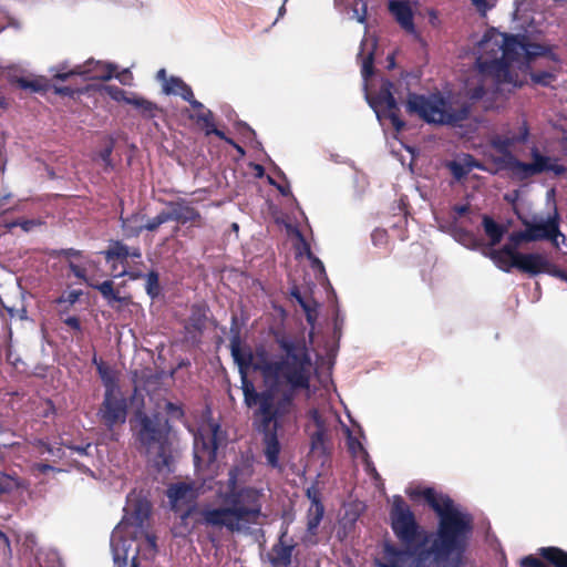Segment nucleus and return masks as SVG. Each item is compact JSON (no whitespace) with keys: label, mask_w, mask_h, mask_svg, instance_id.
Wrapping results in <instances>:
<instances>
[{"label":"nucleus","mask_w":567,"mask_h":567,"mask_svg":"<svg viewBox=\"0 0 567 567\" xmlns=\"http://www.w3.org/2000/svg\"><path fill=\"white\" fill-rule=\"evenodd\" d=\"M439 516V527L431 548H424L426 537L415 522L414 515L401 496H395L391 509V525L398 539L406 547L399 549L385 544L378 567H460L467 538L472 530V518L447 495L433 488L419 493Z\"/></svg>","instance_id":"f257e3e1"},{"label":"nucleus","mask_w":567,"mask_h":567,"mask_svg":"<svg viewBox=\"0 0 567 567\" xmlns=\"http://www.w3.org/2000/svg\"><path fill=\"white\" fill-rule=\"evenodd\" d=\"M280 353L269 355L264 349L252 352L243 349L238 339L230 342V352L238 367L244 402L248 408L264 401V408L279 393L307 392L316 371L305 340L277 336Z\"/></svg>","instance_id":"f03ea898"},{"label":"nucleus","mask_w":567,"mask_h":567,"mask_svg":"<svg viewBox=\"0 0 567 567\" xmlns=\"http://www.w3.org/2000/svg\"><path fill=\"white\" fill-rule=\"evenodd\" d=\"M511 41L512 35L491 29L475 43L473 54L477 79L467 82L464 90L471 102L446 100L441 94H409L406 111L427 123L456 125L468 117L472 103L483 99L492 84L520 86L513 72V55L508 50Z\"/></svg>","instance_id":"7ed1b4c3"},{"label":"nucleus","mask_w":567,"mask_h":567,"mask_svg":"<svg viewBox=\"0 0 567 567\" xmlns=\"http://www.w3.org/2000/svg\"><path fill=\"white\" fill-rule=\"evenodd\" d=\"M238 470L228 473L227 491L219 492L220 505L206 504L199 511L200 522L213 528L230 533L250 534L267 515L262 513L261 493L252 487L237 489Z\"/></svg>","instance_id":"20e7f679"},{"label":"nucleus","mask_w":567,"mask_h":567,"mask_svg":"<svg viewBox=\"0 0 567 567\" xmlns=\"http://www.w3.org/2000/svg\"><path fill=\"white\" fill-rule=\"evenodd\" d=\"M524 229L513 231L508 236V243L499 249H483V256L489 258L502 271L509 272L517 268V249L524 243L549 240L555 247L565 243L566 236L559 229V214L556 208L547 217L534 214L530 217L518 215Z\"/></svg>","instance_id":"39448f33"},{"label":"nucleus","mask_w":567,"mask_h":567,"mask_svg":"<svg viewBox=\"0 0 567 567\" xmlns=\"http://www.w3.org/2000/svg\"><path fill=\"white\" fill-rule=\"evenodd\" d=\"M150 515V504L145 499L128 496L124 507V517L111 535V551L115 567H136L137 547L132 535L144 532L145 522Z\"/></svg>","instance_id":"423d86ee"},{"label":"nucleus","mask_w":567,"mask_h":567,"mask_svg":"<svg viewBox=\"0 0 567 567\" xmlns=\"http://www.w3.org/2000/svg\"><path fill=\"white\" fill-rule=\"evenodd\" d=\"M299 392L279 393V396L270 399L264 408V401L257 403L255 411V424L264 434V454L267 463L272 467L279 466V453L281 450L277 430L278 420L290 414L295 410V399Z\"/></svg>","instance_id":"0eeeda50"},{"label":"nucleus","mask_w":567,"mask_h":567,"mask_svg":"<svg viewBox=\"0 0 567 567\" xmlns=\"http://www.w3.org/2000/svg\"><path fill=\"white\" fill-rule=\"evenodd\" d=\"M140 430L137 439L140 449L146 454L148 462L159 473L172 472V451L167 433L157 416L138 415Z\"/></svg>","instance_id":"6e6552de"},{"label":"nucleus","mask_w":567,"mask_h":567,"mask_svg":"<svg viewBox=\"0 0 567 567\" xmlns=\"http://www.w3.org/2000/svg\"><path fill=\"white\" fill-rule=\"evenodd\" d=\"M530 154L533 159L530 163L517 159L512 153L493 157V163L496 165V171H506L517 181H525L545 172H553L556 176L567 172V168L558 164L557 159L540 154L537 148H533Z\"/></svg>","instance_id":"1a4fd4ad"},{"label":"nucleus","mask_w":567,"mask_h":567,"mask_svg":"<svg viewBox=\"0 0 567 567\" xmlns=\"http://www.w3.org/2000/svg\"><path fill=\"white\" fill-rule=\"evenodd\" d=\"M392 87L393 84L390 81H384L375 96L367 94V101L381 125H384L385 121H390L394 130L400 132L405 124L398 115L399 107L392 94Z\"/></svg>","instance_id":"9d476101"},{"label":"nucleus","mask_w":567,"mask_h":567,"mask_svg":"<svg viewBox=\"0 0 567 567\" xmlns=\"http://www.w3.org/2000/svg\"><path fill=\"white\" fill-rule=\"evenodd\" d=\"M334 421L336 416L331 413H321L318 410L310 411L307 431L313 452L320 454L327 453L330 441V430Z\"/></svg>","instance_id":"9b49d317"},{"label":"nucleus","mask_w":567,"mask_h":567,"mask_svg":"<svg viewBox=\"0 0 567 567\" xmlns=\"http://www.w3.org/2000/svg\"><path fill=\"white\" fill-rule=\"evenodd\" d=\"M114 68L112 64L89 59L83 64L69 69L66 64L58 66L54 78L66 81L72 75H80L85 80H110L113 76Z\"/></svg>","instance_id":"f8f14e48"},{"label":"nucleus","mask_w":567,"mask_h":567,"mask_svg":"<svg viewBox=\"0 0 567 567\" xmlns=\"http://www.w3.org/2000/svg\"><path fill=\"white\" fill-rule=\"evenodd\" d=\"M97 415L109 430L124 424L127 416V401L122 391L113 392L111 390L109 393H104Z\"/></svg>","instance_id":"ddd939ff"},{"label":"nucleus","mask_w":567,"mask_h":567,"mask_svg":"<svg viewBox=\"0 0 567 567\" xmlns=\"http://www.w3.org/2000/svg\"><path fill=\"white\" fill-rule=\"evenodd\" d=\"M223 439V432L218 424H210L206 436L203 433L195 435V463H213L216 458V452Z\"/></svg>","instance_id":"4468645a"},{"label":"nucleus","mask_w":567,"mask_h":567,"mask_svg":"<svg viewBox=\"0 0 567 567\" xmlns=\"http://www.w3.org/2000/svg\"><path fill=\"white\" fill-rule=\"evenodd\" d=\"M287 537L288 526H284L281 528L278 543L272 546L268 555L272 567H290L291 565L292 553L296 544L292 539L288 540Z\"/></svg>","instance_id":"2eb2a0df"},{"label":"nucleus","mask_w":567,"mask_h":567,"mask_svg":"<svg viewBox=\"0 0 567 567\" xmlns=\"http://www.w3.org/2000/svg\"><path fill=\"white\" fill-rule=\"evenodd\" d=\"M388 7L400 27L412 37L419 38V33L413 21L411 2L408 0H390Z\"/></svg>","instance_id":"dca6fc26"},{"label":"nucleus","mask_w":567,"mask_h":567,"mask_svg":"<svg viewBox=\"0 0 567 567\" xmlns=\"http://www.w3.org/2000/svg\"><path fill=\"white\" fill-rule=\"evenodd\" d=\"M508 50L513 55V65L516 63L518 66L525 64L528 59L544 53L542 45L527 43L524 35H512Z\"/></svg>","instance_id":"f3484780"},{"label":"nucleus","mask_w":567,"mask_h":567,"mask_svg":"<svg viewBox=\"0 0 567 567\" xmlns=\"http://www.w3.org/2000/svg\"><path fill=\"white\" fill-rule=\"evenodd\" d=\"M172 509L178 512L183 506L190 505L197 497L192 483L181 482L173 484L166 492Z\"/></svg>","instance_id":"a211bd4d"},{"label":"nucleus","mask_w":567,"mask_h":567,"mask_svg":"<svg viewBox=\"0 0 567 567\" xmlns=\"http://www.w3.org/2000/svg\"><path fill=\"white\" fill-rule=\"evenodd\" d=\"M550 265L548 258L539 252H520L518 255L517 269L529 276H536L542 272L548 274Z\"/></svg>","instance_id":"6ab92c4d"},{"label":"nucleus","mask_w":567,"mask_h":567,"mask_svg":"<svg viewBox=\"0 0 567 567\" xmlns=\"http://www.w3.org/2000/svg\"><path fill=\"white\" fill-rule=\"evenodd\" d=\"M377 48V40L368 32L364 34L358 53V59L361 61V74L364 82L373 74L374 51Z\"/></svg>","instance_id":"aec40b11"},{"label":"nucleus","mask_w":567,"mask_h":567,"mask_svg":"<svg viewBox=\"0 0 567 567\" xmlns=\"http://www.w3.org/2000/svg\"><path fill=\"white\" fill-rule=\"evenodd\" d=\"M165 213L168 221L174 220L182 224L195 221L200 218V214L184 199L169 202Z\"/></svg>","instance_id":"412c9836"},{"label":"nucleus","mask_w":567,"mask_h":567,"mask_svg":"<svg viewBox=\"0 0 567 567\" xmlns=\"http://www.w3.org/2000/svg\"><path fill=\"white\" fill-rule=\"evenodd\" d=\"M451 173L456 179L464 178L473 168L485 171L484 165L478 163L472 155L463 154L447 164Z\"/></svg>","instance_id":"4be33fe9"},{"label":"nucleus","mask_w":567,"mask_h":567,"mask_svg":"<svg viewBox=\"0 0 567 567\" xmlns=\"http://www.w3.org/2000/svg\"><path fill=\"white\" fill-rule=\"evenodd\" d=\"M447 231L454 238L455 241H457L467 249L477 250L483 246L482 241L473 233L462 227L452 225Z\"/></svg>","instance_id":"5701e85b"},{"label":"nucleus","mask_w":567,"mask_h":567,"mask_svg":"<svg viewBox=\"0 0 567 567\" xmlns=\"http://www.w3.org/2000/svg\"><path fill=\"white\" fill-rule=\"evenodd\" d=\"M163 91L166 94L179 95L183 100H190L193 93L192 87L182 79L172 76L163 84Z\"/></svg>","instance_id":"b1692460"},{"label":"nucleus","mask_w":567,"mask_h":567,"mask_svg":"<svg viewBox=\"0 0 567 567\" xmlns=\"http://www.w3.org/2000/svg\"><path fill=\"white\" fill-rule=\"evenodd\" d=\"M206 320L207 313L205 307L199 305L193 306L185 329L188 333H192L193 331L202 332L203 329L205 328Z\"/></svg>","instance_id":"393cba45"},{"label":"nucleus","mask_w":567,"mask_h":567,"mask_svg":"<svg viewBox=\"0 0 567 567\" xmlns=\"http://www.w3.org/2000/svg\"><path fill=\"white\" fill-rule=\"evenodd\" d=\"M103 298L107 301V303L115 308V303L127 305L130 302L127 297H121L113 289V282L111 280L103 281L100 285L94 286Z\"/></svg>","instance_id":"a878e982"},{"label":"nucleus","mask_w":567,"mask_h":567,"mask_svg":"<svg viewBox=\"0 0 567 567\" xmlns=\"http://www.w3.org/2000/svg\"><path fill=\"white\" fill-rule=\"evenodd\" d=\"M483 227L485 234L489 238V246H496L501 243L505 233V228L503 226L495 223L491 217L484 216Z\"/></svg>","instance_id":"bb28decb"},{"label":"nucleus","mask_w":567,"mask_h":567,"mask_svg":"<svg viewBox=\"0 0 567 567\" xmlns=\"http://www.w3.org/2000/svg\"><path fill=\"white\" fill-rule=\"evenodd\" d=\"M539 554L556 567H567V551L558 547H542Z\"/></svg>","instance_id":"cd10ccee"},{"label":"nucleus","mask_w":567,"mask_h":567,"mask_svg":"<svg viewBox=\"0 0 567 567\" xmlns=\"http://www.w3.org/2000/svg\"><path fill=\"white\" fill-rule=\"evenodd\" d=\"M527 135H528V131H527V128L524 126V132H523V134H522V136H520L519 138H515V137L495 136V137H493V138H492L491 144H492V146H493L497 152H499L501 154H504V153H511V152H509V147H511L515 142H524V141H526Z\"/></svg>","instance_id":"c85d7f7f"},{"label":"nucleus","mask_w":567,"mask_h":567,"mask_svg":"<svg viewBox=\"0 0 567 567\" xmlns=\"http://www.w3.org/2000/svg\"><path fill=\"white\" fill-rule=\"evenodd\" d=\"M142 220H143V216L138 215V214L132 215L131 217H127V218H122V228H123L125 236H127V237L138 236L141 234V231L143 230L144 224H142Z\"/></svg>","instance_id":"c756f323"},{"label":"nucleus","mask_w":567,"mask_h":567,"mask_svg":"<svg viewBox=\"0 0 567 567\" xmlns=\"http://www.w3.org/2000/svg\"><path fill=\"white\" fill-rule=\"evenodd\" d=\"M323 506L318 499H313L309 513H308V523L307 529L309 533H315L318 528L322 517H323Z\"/></svg>","instance_id":"7c9ffc66"},{"label":"nucleus","mask_w":567,"mask_h":567,"mask_svg":"<svg viewBox=\"0 0 567 567\" xmlns=\"http://www.w3.org/2000/svg\"><path fill=\"white\" fill-rule=\"evenodd\" d=\"M193 118L204 124L207 134H215L216 136L224 138V133L215 127L210 110L204 109L203 111L197 112Z\"/></svg>","instance_id":"2f4dec72"},{"label":"nucleus","mask_w":567,"mask_h":567,"mask_svg":"<svg viewBox=\"0 0 567 567\" xmlns=\"http://www.w3.org/2000/svg\"><path fill=\"white\" fill-rule=\"evenodd\" d=\"M103 254L105 255V259L107 261H111L113 259L124 260L130 255V248L126 245L116 241L110 247V249H107Z\"/></svg>","instance_id":"473e14b6"},{"label":"nucleus","mask_w":567,"mask_h":567,"mask_svg":"<svg viewBox=\"0 0 567 567\" xmlns=\"http://www.w3.org/2000/svg\"><path fill=\"white\" fill-rule=\"evenodd\" d=\"M18 83H19L20 87L31 90L33 92H42L48 89L47 82L40 78L32 79V80L21 78V79H19Z\"/></svg>","instance_id":"72a5a7b5"},{"label":"nucleus","mask_w":567,"mask_h":567,"mask_svg":"<svg viewBox=\"0 0 567 567\" xmlns=\"http://www.w3.org/2000/svg\"><path fill=\"white\" fill-rule=\"evenodd\" d=\"M97 370L105 386V393H109L111 390H113V392L121 391L117 384L115 383L113 375L106 368L100 364L97 367Z\"/></svg>","instance_id":"f704fd0d"},{"label":"nucleus","mask_w":567,"mask_h":567,"mask_svg":"<svg viewBox=\"0 0 567 567\" xmlns=\"http://www.w3.org/2000/svg\"><path fill=\"white\" fill-rule=\"evenodd\" d=\"M147 295L154 299L159 295V280L158 275L155 271H151L146 275V286H145Z\"/></svg>","instance_id":"c9c22d12"},{"label":"nucleus","mask_w":567,"mask_h":567,"mask_svg":"<svg viewBox=\"0 0 567 567\" xmlns=\"http://www.w3.org/2000/svg\"><path fill=\"white\" fill-rule=\"evenodd\" d=\"M39 453L41 455L49 454L52 457V461L60 460L64 456V452L61 447L52 446L44 442L39 443Z\"/></svg>","instance_id":"e433bc0d"},{"label":"nucleus","mask_w":567,"mask_h":567,"mask_svg":"<svg viewBox=\"0 0 567 567\" xmlns=\"http://www.w3.org/2000/svg\"><path fill=\"white\" fill-rule=\"evenodd\" d=\"M168 221V218L166 216L165 210H162L159 214H157L155 217L148 219L144 225L143 229L154 231L156 230L161 225Z\"/></svg>","instance_id":"4c0bfd02"},{"label":"nucleus","mask_w":567,"mask_h":567,"mask_svg":"<svg viewBox=\"0 0 567 567\" xmlns=\"http://www.w3.org/2000/svg\"><path fill=\"white\" fill-rule=\"evenodd\" d=\"M104 91L111 99H113L114 101H117V102L125 103L126 97L128 95L127 92H125L123 89H121L120 86H116V85H105Z\"/></svg>","instance_id":"58836bf2"},{"label":"nucleus","mask_w":567,"mask_h":567,"mask_svg":"<svg viewBox=\"0 0 567 567\" xmlns=\"http://www.w3.org/2000/svg\"><path fill=\"white\" fill-rule=\"evenodd\" d=\"M114 148L113 140H109L107 145L99 153V157L104 164L105 169H110L113 167L111 155Z\"/></svg>","instance_id":"ea45409f"},{"label":"nucleus","mask_w":567,"mask_h":567,"mask_svg":"<svg viewBox=\"0 0 567 567\" xmlns=\"http://www.w3.org/2000/svg\"><path fill=\"white\" fill-rule=\"evenodd\" d=\"M137 111L141 113L142 116L146 118H152L156 115L158 109L154 103L144 99L138 105Z\"/></svg>","instance_id":"a19ab883"},{"label":"nucleus","mask_w":567,"mask_h":567,"mask_svg":"<svg viewBox=\"0 0 567 567\" xmlns=\"http://www.w3.org/2000/svg\"><path fill=\"white\" fill-rule=\"evenodd\" d=\"M471 4L474 9L481 14L486 16V13L495 7V0H470Z\"/></svg>","instance_id":"79ce46f5"},{"label":"nucleus","mask_w":567,"mask_h":567,"mask_svg":"<svg viewBox=\"0 0 567 567\" xmlns=\"http://www.w3.org/2000/svg\"><path fill=\"white\" fill-rule=\"evenodd\" d=\"M37 225H38V221H35L33 219H17V220H13V221H10V223L6 224V227L8 229H12L13 227H18L19 226L24 231H30Z\"/></svg>","instance_id":"37998d69"},{"label":"nucleus","mask_w":567,"mask_h":567,"mask_svg":"<svg viewBox=\"0 0 567 567\" xmlns=\"http://www.w3.org/2000/svg\"><path fill=\"white\" fill-rule=\"evenodd\" d=\"M554 75L549 72H535L532 73V80L535 83L542 84V85H549L551 81L554 80Z\"/></svg>","instance_id":"c03bdc74"},{"label":"nucleus","mask_w":567,"mask_h":567,"mask_svg":"<svg viewBox=\"0 0 567 567\" xmlns=\"http://www.w3.org/2000/svg\"><path fill=\"white\" fill-rule=\"evenodd\" d=\"M348 447L353 455H358L359 453H362L364 456L368 455L367 452L364 451L362 444L355 437H352L351 435H349V437H348Z\"/></svg>","instance_id":"a18cd8bd"},{"label":"nucleus","mask_w":567,"mask_h":567,"mask_svg":"<svg viewBox=\"0 0 567 567\" xmlns=\"http://www.w3.org/2000/svg\"><path fill=\"white\" fill-rule=\"evenodd\" d=\"M18 486V482L10 477L0 480V495L8 493Z\"/></svg>","instance_id":"49530a36"},{"label":"nucleus","mask_w":567,"mask_h":567,"mask_svg":"<svg viewBox=\"0 0 567 567\" xmlns=\"http://www.w3.org/2000/svg\"><path fill=\"white\" fill-rule=\"evenodd\" d=\"M69 267L71 269V271L73 272V275L79 278V279H82V280H85L86 279V270L85 268L79 266V265H75L74 262H70L69 264Z\"/></svg>","instance_id":"de8ad7c7"},{"label":"nucleus","mask_w":567,"mask_h":567,"mask_svg":"<svg viewBox=\"0 0 567 567\" xmlns=\"http://www.w3.org/2000/svg\"><path fill=\"white\" fill-rule=\"evenodd\" d=\"M32 470L34 472H39V473H47V472H60L61 470L50 465V464H47V463H37L32 466Z\"/></svg>","instance_id":"09e8293b"},{"label":"nucleus","mask_w":567,"mask_h":567,"mask_svg":"<svg viewBox=\"0 0 567 567\" xmlns=\"http://www.w3.org/2000/svg\"><path fill=\"white\" fill-rule=\"evenodd\" d=\"M523 567H543L542 563L534 556H526L520 560Z\"/></svg>","instance_id":"8fccbe9b"},{"label":"nucleus","mask_w":567,"mask_h":567,"mask_svg":"<svg viewBox=\"0 0 567 567\" xmlns=\"http://www.w3.org/2000/svg\"><path fill=\"white\" fill-rule=\"evenodd\" d=\"M291 295L296 298V300L299 302V305L302 307V309L307 312L308 320L310 321L311 320L310 309H309L307 302L303 300V298L297 290H292Z\"/></svg>","instance_id":"3c124183"},{"label":"nucleus","mask_w":567,"mask_h":567,"mask_svg":"<svg viewBox=\"0 0 567 567\" xmlns=\"http://www.w3.org/2000/svg\"><path fill=\"white\" fill-rule=\"evenodd\" d=\"M291 295L296 298V300L299 302V305L302 307V309L307 312L308 320L310 321L311 320L310 309H309L307 302L303 300V298L297 290H292Z\"/></svg>","instance_id":"603ef678"},{"label":"nucleus","mask_w":567,"mask_h":567,"mask_svg":"<svg viewBox=\"0 0 567 567\" xmlns=\"http://www.w3.org/2000/svg\"><path fill=\"white\" fill-rule=\"evenodd\" d=\"M548 275L559 278L560 280H564L567 282V272L564 270H560L556 268L555 266L550 265V268L548 270Z\"/></svg>","instance_id":"864d4df0"},{"label":"nucleus","mask_w":567,"mask_h":567,"mask_svg":"<svg viewBox=\"0 0 567 567\" xmlns=\"http://www.w3.org/2000/svg\"><path fill=\"white\" fill-rule=\"evenodd\" d=\"M68 447L70 450H72V451L76 452L80 455H89L92 445L91 444H86L84 446H82V445H69Z\"/></svg>","instance_id":"5fc2aeb1"},{"label":"nucleus","mask_w":567,"mask_h":567,"mask_svg":"<svg viewBox=\"0 0 567 567\" xmlns=\"http://www.w3.org/2000/svg\"><path fill=\"white\" fill-rule=\"evenodd\" d=\"M144 99L141 96H137L136 94L128 93L125 103L133 105L136 110L138 109V105Z\"/></svg>","instance_id":"6e6d98bb"},{"label":"nucleus","mask_w":567,"mask_h":567,"mask_svg":"<svg viewBox=\"0 0 567 567\" xmlns=\"http://www.w3.org/2000/svg\"><path fill=\"white\" fill-rule=\"evenodd\" d=\"M353 18H355L358 22L364 23L367 19V6H362V12H360L358 8H354Z\"/></svg>","instance_id":"4d7b16f0"},{"label":"nucleus","mask_w":567,"mask_h":567,"mask_svg":"<svg viewBox=\"0 0 567 567\" xmlns=\"http://www.w3.org/2000/svg\"><path fill=\"white\" fill-rule=\"evenodd\" d=\"M470 207L467 205H456L453 208L455 216L453 217L456 223L457 218L465 215L468 212Z\"/></svg>","instance_id":"13d9d810"},{"label":"nucleus","mask_w":567,"mask_h":567,"mask_svg":"<svg viewBox=\"0 0 567 567\" xmlns=\"http://www.w3.org/2000/svg\"><path fill=\"white\" fill-rule=\"evenodd\" d=\"M4 309L8 311L9 316L11 318H14L16 316H19L21 319H23L25 317V310L22 309V310H17L12 307H4Z\"/></svg>","instance_id":"bf43d9fd"},{"label":"nucleus","mask_w":567,"mask_h":567,"mask_svg":"<svg viewBox=\"0 0 567 567\" xmlns=\"http://www.w3.org/2000/svg\"><path fill=\"white\" fill-rule=\"evenodd\" d=\"M65 323L74 329V330H81V324H80V321L76 317H69L65 319Z\"/></svg>","instance_id":"052dcab7"},{"label":"nucleus","mask_w":567,"mask_h":567,"mask_svg":"<svg viewBox=\"0 0 567 567\" xmlns=\"http://www.w3.org/2000/svg\"><path fill=\"white\" fill-rule=\"evenodd\" d=\"M0 548L10 551V542L8 537L0 530Z\"/></svg>","instance_id":"680f3d73"},{"label":"nucleus","mask_w":567,"mask_h":567,"mask_svg":"<svg viewBox=\"0 0 567 567\" xmlns=\"http://www.w3.org/2000/svg\"><path fill=\"white\" fill-rule=\"evenodd\" d=\"M385 238V231L384 230H374L372 233V240L377 245L380 241H382Z\"/></svg>","instance_id":"e2e57ef3"},{"label":"nucleus","mask_w":567,"mask_h":567,"mask_svg":"<svg viewBox=\"0 0 567 567\" xmlns=\"http://www.w3.org/2000/svg\"><path fill=\"white\" fill-rule=\"evenodd\" d=\"M187 102L190 104V106L195 110L203 111L205 106L199 101L195 100L194 94L192 95L190 100H187Z\"/></svg>","instance_id":"0e129e2a"},{"label":"nucleus","mask_w":567,"mask_h":567,"mask_svg":"<svg viewBox=\"0 0 567 567\" xmlns=\"http://www.w3.org/2000/svg\"><path fill=\"white\" fill-rule=\"evenodd\" d=\"M62 254L65 256V257H80L81 256V251L80 250H76V249H73V248H70V249H64L62 250Z\"/></svg>","instance_id":"69168bd1"},{"label":"nucleus","mask_w":567,"mask_h":567,"mask_svg":"<svg viewBox=\"0 0 567 567\" xmlns=\"http://www.w3.org/2000/svg\"><path fill=\"white\" fill-rule=\"evenodd\" d=\"M55 92L61 95H71L73 90L69 86L55 87Z\"/></svg>","instance_id":"338daca9"},{"label":"nucleus","mask_w":567,"mask_h":567,"mask_svg":"<svg viewBox=\"0 0 567 567\" xmlns=\"http://www.w3.org/2000/svg\"><path fill=\"white\" fill-rule=\"evenodd\" d=\"M156 78H157V80L163 81V84L166 81H168V79H166V71H165V69L158 70Z\"/></svg>","instance_id":"774afa93"}]
</instances>
